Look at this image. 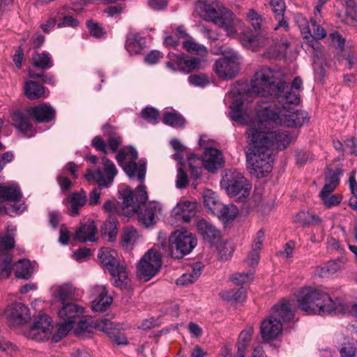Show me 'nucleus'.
I'll list each match as a JSON object with an SVG mask.
<instances>
[{"label":"nucleus","instance_id":"29","mask_svg":"<svg viewBox=\"0 0 357 357\" xmlns=\"http://www.w3.org/2000/svg\"><path fill=\"white\" fill-rule=\"evenodd\" d=\"M36 264L29 259H20L13 265V270L17 278L29 280L36 268Z\"/></svg>","mask_w":357,"mask_h":357},{"label":"nucleus","instance_id":"37","mask_svg":"<svg viewBox=\"0 0 357 357\" xmlns=\"http://www.w3.org/2000/svg\"><path fill=\"white\" fill-rule=\"evenodd\" d=\"M68 202L70 204L69 213L71 216H75L79 213V209L83 206L86 201V194L84 190L79 192L73 193L68 198Z\"/></svg>","mask_w":357,"mask_h":357},{"label":"nucleus","instance_id":"50","mask_svg":"<svg viewBox=\"0 0 357 357\" xmlns=\"http://www.w3.org/2000/svg\"><path fill=\"white\" fill-rule=\"evenodd\" d=\"M94 320L91 317H84L78 323L75 329L77 335H81L83 333H90L93 329Z\"/></svg>","mask_w":357,"mask_h":357},{"label":"nucleus","instance_id":"15","mask_svg":"<svg viewBox=\"0 0 357 357\" xmlns=\"http://www.w3.org/2000/svg\"><path fill=\"white\" fill-rule=\"evenodd\" d=\"M278 100V105L274 103H264L259 105L257 110H259L263 107H270L272 109L275 108H285L287 110L291 112H303V110H294L289 105H298L300 103L301 98L298 91L289 89L288 84L287 87L282 89L280 96H274Z\"/></svg>","mask_w":357,"mask_h":357},{"label":"nucleus","instance_id":"45","mask_svg":"<svg viewBox=\"0 0 357 357\" xmlns=\"http://www.w3.org/2000/svg\"><path fill=\"white\" fill-rule=\"evenodd\" d=\"M32 62L34 66L43 70L50 68L53 66L52 56L50 53L46 52L34 54Z\"/></svg>","mask_w":357,"mask_h":357},{"label":"nucleus","instance_id":"9","mask_svg":"<svg viewBox=\"0 0 357 357\" xmlns=\"http://www.w3.org/2000/svg\"><path fill=\"white\" fill-rule=\"evenodd\" d=\"M196 245L195 236L185 229H180L169 237L167 250L172 257L179 259L191 252Z\"/></svg>","mask_w":357,"mask_h":357},{"label":"nucleus","instance_id":"13","mask_svg":"<svg viewBox=\"0 0 357 357\" xmlns=\"http://www.w3.org/2000/svg\"><path fill=\"white\" fill-rule=\"evenodd\" d=\"M102 163L105 173L100 169H96L93 171L88 169L84 177L89 181H96L99 187L107 188L113 183L115 176L117 175L118 170L114 162L106 157H102Z\"/></svg>","mask_w":357,"mask_h":357},{"label":"nucleus","instance_id":"24","mask_svg":"<svg viewBox=\"0 0 357 357\" xmlns=\"http://www.w3.org/2000/svg\"><path fill=\"white\" fill-rule=\"evenodd\" d=\"M58 310L59 317L65 321L75 322V319L84 312V308L73 302H67L61 304Z\"/></svg>","mask_w":357,"mask_h":357},{"label":"nucleus","instance_id":"54","mask_svg":"<svg viewBox=\"0 0 357 357\" xmlns=\"http://www.w3.org/2000/svg\"><path fill=\"white\" fill-rule=\"evenodd\" d=\"M142 117L147 122L151 124H156L158 123L159 112L157 109L152 107H146L141 112Z\"/></svg>","mask_w":357,"mask_h":357},{"label":"nucleus","instance_id":"12","mask_svg":"<svg viewBox=\"0 0 357 357\" xmlns=\"http://www.w3.org/2000/svg\"><path fill=\"white\" fill-rule=\"evenodd\" d=\"M169 61L166 63L167 68L172 71L179 70L185 74L191 71L204 68L207 65V61L195 56H184L183 54H169Z\"/></svg>","mask_w":357,"mask_h":357},{"label":"nucleus","instance_id":"53","mask_svg":"<svg viewBox=\"0 0 357 357\" xmlns=\"http://www.w3.org/2000/svg\"><path fill=\"white\" fill-rule=\"evenodd\" d=\"M341 268V266L337 261H329L319 269V275L321 277H328L337 273Z\"/></svg>","mask_w":357,"mask_h":357},{"label":"nucleus","instance_id":"22","mask_svg":"<svg viewBox=\"0 0 357 357\" xmlns=\"http://www.w3.org/2000/svg\"><path fill=\"white\" fill-rule=\"evenodd\" d=\"M296 20L298 24V26L300 28L301 34L303 35V38L307 40L306 50L310 51V48L315 52L320 51L321 48V45L319 42V39L312 36L311 29L310 28V24L307 20L302 15L298 16Z\"/></svg>","mask_w":357,"mask_h":357},{"label":"nucleus","instance_id":"38","mask_svg":"<svg viewBox=\"0 0 357 357\" xmlns=\"http://www.w3.org/2000/svg\"><path fill=\"white\" fill-rule=\"evenodd\" d=\"M102 233L108 241H115L118 233V220L115 217L112 215L109 216L102 228Z\"/></svg>","mask_w":357,"mask_h":357},{"label":"nucleus","instance_id":"5","mask_svg":"<svg viewBox=\"0 0 357 357\" xmlns=\"http://www.w3.org/2000/svg\"><path fill=\"white\" fill-rule=\"evenodd\" d=\"M286 87L287 80L282 73L263 67L255 73L252 79L250 93L267 98L280 96Z\"/></svg>","mask_w":357,"mask_h":357},{"label":"nucleus","instance_id":"32","mask_svg":"<svg viewBox=\"0 0 357 357\" xmlns=\"http://www.w3.org/2000/svg\"><path fill=\"white\" fill-rule=\"evenodd\" d=\"M52 296L58 299L61 304L69 302L73 294V289L71 284L65 283L62 284H56L51 288Z\"/></svg>","mask_w":357,"mask_h":357},{"label":"nucleus","instance_id":"51","mask_svg":"<svg viewBox=\"0 0 357 357\" xmlns=\"http://www.w3.org/2000/svg\"><path fill=\"white\" fill-rule=\"evenodd\" d=\"M338 350L341 357H355L356 354V347L347 338L344 339L343 342L340 344Z\"/></svg>","mask_w":357,"mask_h":357},{"label":"nucleus","instance_id":"57","mask_svg":"<svg viewBox=\"0 0 357 357\" xmlns=\"http://www.w3.org/2000/svg\"><path fill=\"white\" fill-rule=\"evenodd\" d=\"M86 24L90 33L93 36L97 38H100L105 36L106 32L105 31L104 29L98 23H95L92 20H88Z\"/></svg>","mask_w":357,"mask_h":357},{"label":"nucleus","instance_id":"34","mask_svg":"<svg viewBox=\"0 0 357 357\" xmlns=\"http://www.w3.org/2000/svg\"><path fill=\"white\" fill-rule=\"evenodd\" d=\"M15 231V226L12 224H7L6 232L0 234V254H2L4 251L10 250L14 247V236Z\"/></svg>","mask_w":357,"mask_h":357},{"label":"nucleus","instance_id":"6","mask_svg":"<svg viewBox=\"0 0 357 357\" xmlns=\"http://www.w3.org/2000/svg\"><path fill=\"white\" fill-rule=\"evenodd\" d=\"M294 313L289 302L282 300L273 307L270 317L261 325V334L263 340L270 341L277 338L282 332L283 323L294 319Z\"/></svg>","mask_w":357,"mask_h":357},{"label":"nucleus","instance_id":"30","mask_svg":"<svg viewBox=\"0 0 357 357\" xmlns=\"http://www.w3.org/2000/svg\"><path fill=\"white\" fill-rule=\"evenodd\" d=\"M22 192L16 183L0 184V199L9 202H19Z\"/></svg>","mask_w":357,"mask_h":357},{"label":"nucleus","instance_id":"26","mask_svg":"<svg viewBox=\"0 0 357 357\" xmlns=\"http://www.w3.org/2000/svg\"><path fill=\"white\" fill-rule=\"evenodd\" d=\"M13 124L15 128L27 137H32L36 132L30 122L29 118L20 112H15L11 116Z\"/></svg>","mask_w":357,"mask_h":357},{"label":"nucleus","instance_id":"11","mask_svg":"<svg viewBox=\"0 0 357 357\" xmlns=\"http://www.w3.org/2000/svg\"><path fill=\"white\" fill-rule=\"evenodd\" d=\"M161 265V254L154 248L150 249L142 256L138 263L137 276L142 280H149L158 273Z\"/></svg>","mask_w":357,"mask_h":357},{"label":"nucleus","instance_id":"59","mask_svg":"<svg viewBox=\"0 0 357 357\" xmlns=\"http://www.w3.org/2000/svg\"><path fill=\"white\" fill-rule=\"evenodd\" d=\"M188 82L195 86L204 87L209 84L207 77L203 74L192 75L188 77Z\"/></svg>","mask_w":357,"mask_h":357},{"label":"nucleus","instance_id":"7","mask_svg":"<svg viewBox=\"0 0 357 357\" xmlns=\"http://www.w3.org/2000/svg\"><path fill=\"white\" fill-rule=\"evenodd\" d=\"M98 257L103 268L111 274L112 284L120 289H126L129 284L130 280L126 266L116 259V252L103 248L99 250Z\"/></svg>","mask_w":357,"mask_h":357},{"label":"nucleus","instance_id":"31","mask_svg":"<svg viewBox=\"0 0 357 357\" xmlns=\"http://www.w3.org/2000/svg\"><path fill=\"white\" fill-rule=\"evenodd\" d=\"M270 6L276 19L278 20V24L275 26L274 29L277 30L280 27H283L285 31H287L289 28L288 23L283 17L286 9L284 0H271Z\"/></svg>","mask_w":357,"mask_h":357},{"label":"nucleus","instance_id":"21","mask_svg":"<svg viewBox=\"0 0 357 357\" xmlns=\"http://www.w3.org/2000/svg\"><path fill=\"white\" fill-rule=\"evenodd\" d=\"M93 293L97 294L96 298L92 301L91 307L93 311L103 312L107 310L112 303V298L108 295V291L105 286L96 285L93 287Z\"/></svg>","mask_w":357,"mask_h":357},{"label":"nucleus","instance_id":"17","mask_svg":"<svg viewBox=\"0 0 357 357\" xmlns=\"http://www.w3.org/2000/svg\"><path fill=\"white\" fill-rule=\"evenodd\" d=\"M5 315L10 322L15 325H24L31 319L29 308L20 302H14L8 305L5 310Z\"/></svg>","mask_w":357,"mask_h":357},{"label":"nucleus","instance_id":"19","mask_svg":"<svg viewBox=\"0 0 357 357\" xmlns=\"http://www.w3.org/2000/svg\"><path fill=\"white\" fill-rule=\"evenodd\" d=\"M202 164L208 172H215L224 164L221 151L214 148H205Z\"/></svg>","mask_w":357,"mask_h":357},{"label":"nucleus","instance_id":"16","mask_svg":"<svg viewBox=\"0 0 357 357\" xmlns=\"http://www.w3.org/2000/svg\"><path fill=\"white\" fill-rule=\"evenodd\" d=\"M212 22L222 29L229 37H234L237 33V29L241 24V21L231 10L225 8L220 11V14Z\"/></svg>","mask_w":357,"mask_h":357},{"label":"nucleus","instance_id":"44","mask_svg":"<svg viewBox=\"0 0 357 357\" xmlns=\"http://www.w3.org/2000/svg\"><path fill=\"white\" fill-rule=\"evenodd\" d=\"M204 206L213 213L220 211L222 204L219 202L218 196L211 190H206L203 193Z\"/></svg>","mask_w":357,"mask_h":357},{"label":"nucleus","instance_id":"40","mask_svg":"<svg viewBox=\"0 0 357 357\" xmlns=\"http://www.w3.org/2000/svg\"><path fill=\"white\" fill-rule=\"evenodd\" d=\"M139 238V234L135 228L133 227H126L121 238L122 246L126 250H130L137 242Z\"/></svg>","mask_w":357,"mask_h":357},{"label":"nucleus","instance_id":"56","mask_svg":"<svg viewBox=\"0 0 357 357\" xmlns=\"http://www.w3.org/2000/svg\"><path fill=\"white\" fill-rule=\"evenodd\" d=\"M247 20L255 29H259L262 22L261 16L254 9H250L246 14Z\"/></svg>","mask_w":357,"mask_h":357},{"label":"nucleus","instance_id":"35","mask_svg":"<svg viewBox=\"0 0 357 357\" xmlns=\"http://www.w3.org/2000/svg\"><path fill=\"white\" fill-rule=\"evenodd\" d=\"M203 266L201 263H196L191 266V270L188 273H183L176 280V284L180 286H187L195 282L201 275Z\"/></svg>","mask_w":357,"mask_h":357},{"label":"nucleus","instance_id":"28","mask_svg":"<svg viewBox=\"0 0 357 357\" xmlns=\"http://www.w3.org/2000/svg\"><path fill=\"white\" fill-rule=\"evenodd\" d=\"M97 234V227L91 220H88L85 223L76 230L75 234V240L82 243L86 241H95Z\"/></svg>","mask_w":357,"mask_h":357},{"label":"nucleus","instance_id":"39","mask_svg":"<svg viewBox=\"0 0 357 357\" xmlns=\"http://www.w3.org/2000/svg\"><path fill=\"white\" fill-rule=\"evenodd\" d=\"M24 93L30 100L38 99L46 96L44 86L33 81L26 82Z\"/></svg>","mask_w":357,"mask_h":357},{"label":"nucleus","instance_id":"42","mask_svg":"<svg viewBox=\"0 0 357 357\" xmlns=\"http://www.w3.org/2000/svg\"><path fill=\"white\" fill-rule=\"evenodd\" d=\"M220 295L223 300L231 303H241L246 298V291L243 287L222 291Z\"/></svg>","mask_w":357,"mask_h":357},{"label":"nucleus","instance_id":"62","mask_svg":"<svg viewBox=\"0 0 357 357\" xmlns=\"http://www.w3.org/2000/svg\"><path fill=\"white\" fill-rule=\"evenodd\" d=\"M93 329H97L106 333H109L112 329V323L107 319L94 320Z\"/></svg>","mask_w":357,"mask_h":357},{"label":"nucleus","instance_id":"2","mask_svg":"<svg viewBox=\"0 0 357 357\" xmlns=\"http://www.w3.org/2000/svg\"><path fill=\"white\" fill-rule=\"evenodd\" d=\"M308 121L306 112L263 107L257 111L256 118L250 122L249 128H255L262 144L269 150H283L290 144L292 137L288 131H275V128L278 126L301 127Z\"/></svg>","mask_w":357,"mask_h":357},{"label":"nucleus","instance_id":"52","mask_svg":"<svg viewBox=\"0 0 357 357\" xmlns=\"http://www.w3.org/2000/svg\"><path fill=\"white\" fill-rule=\"evenodd\" d=\"M254 271L236 273L232 275L231 281L234 284L241 286L250 282L253 279Z\"/></svg>","mask_w":357,"mask_h":357},{"label":"nucleus","instance_id":"20","mask_svg":"<svg viewBox=\"0 0 357 357\" xmlns=\"http://www.w3.org/2000/svg\"><path fill=\"white\" fill-rule=\"evenodd\" d=\"M176 32L179 34V37L183 40L182 42L183 46L187 52L202 56L208 54L207 48L204 45L196 43L195 39L186 33L183 26H178Z\"/></svg>","mask_w":357,"mask_h":357},{"label":"nucleus","instance_id":"3","mask_svg":"<svg viewBox=\"0 0 357 357\" xmlns=\"http://www.w3.org/2000/svg\"><path fill=\"white\" fill-rule=\"evenodd\" d=\"M250 148L247 153L248 168L250 173L257 178L266 176L273 169L272 151L262 144L255 128L247 130Z\"/></svg>","mask_w":357,"mask_h":357},{"label":"nucleus","instance_id":"18","mask_svg":"<svg viewBox=\"0 0 357 357\" xmlns=\"http://www.w3.org/2000/svg\"><path fill=\"white\" fill-rule=\"evenodd\" d=\"M170 144L176 151L173 158L176 160H178L180 165V166L178 167L176 185L178 188L182 189L185 188L188 183V176L182 168L184 156L187 155V148L183 146L178 139H172Z\"/></svg>","mask_w":357,"mask_h":357},{"label":"nucleus","instance_id":"1","mask_svg":"<svg viewBox=\"0 0 357 357\" xmlns=\"http://www.w3.org/2000/svg\"><path fill=\"white\" fill-rule=\"evenodd\" d=\"M138 153L132 147L120 149L116 156L118 164L122 167L126 174L130 179L137 178L140 185L133 192L130 189H126L122 194L123 204L128 211H125L126 216H131L137 213L139 222L148 228L156 223V218L160 212L161 206L159 203L151 202L146 204L148 199L145 187L142 185L146 175V162L139 160L135 162Z\"/></svg>","mask_w":357,"mask_h":357},{"label":"nucleus","instance_id":"61","mask_svg":"<svg viewBox=\"0 0 357 357\" xmlns=\"http://www.w3.org/2000/svg\"><path fill=\"white\" fill-rule=\"evenodd\" d=\"M121 144V137L117 134H114L109 137L107 148L110 149L112 152L115 153L119 150V147Z\"/></svg>","mask_w":357,"mask_h":357},{"label":"nucleus","instance_id":"27","mask_svg":"<svg viewBox=\"0 0 357 357\" xmlns=\"http://www.w3.org/2000/svg\"><path fill=\"white\" fill-rule=\"evenodd\" d=\"M196 202L188 200H181L173 209V213L177 219L189 222L195 214Z\"/></svg>","mask_w":357,"mask_h":357},{"label":"nucleus","instance_id":"36","mask_svg":"<svg viewBox=\"0 0 357 357\" xmlns=\"http://www.w3.org/2000/svg\"><path fill=\"white\" fill-rule=\"evenodd\" d=\"M230 118L239 123H244L246 121L247 112L244 109L243 102L241 98H236L230 105Z\"/></svg>","mask_w":357,"mask_h":357},{"label":"nucleus","instance_id":"63","mask_svg":"<svg viewBox=\"0 0 357 357\" xmlns=\"http://www.w3.org/2000/svg\"><path fill=\"white\" fill-rule=\"evenodd\" d=\"M218 250L220 259L223 261L229 259L233 253V248L228 243L221 244L218 248Z\"/></svg>","mask_w":357,"mask_h":357},{"label":"nucleus","instance_id":"33","mask_svg":"<svg viewBox=\"0 0 357 357\" xmlns=\"http://www.w3.org/2000/svg\"><path fill=\"white\" fill-rule=\"evenodd\" d=\"M197 229L203 238L209 243L219 237V231L216 228L208 221L202 219L197 222Z\"/></svg>","mask_w":357,"mask_h":357},{"label":"nucleus","instance_id":"25","mask_svg":"<svg viewBox=\"0 0 357 357\" xmlns=\"http://www.w3.org/2000/svg\"><path fill=\"white\" fill-rule=\"evenodd\" d=\"M28 113L39 123L49 122L55 116L54 108L45 103L30 107L28 109Z\"/></svg>","mask_w":357,"mask_h":357},{"label":"nucleus","instance_id":"60","mask_svg":"<svg viewBox=\"0 0 357 357\" xmlns=\"http://www.w3.org/2000/svg\"><path fill=\"white\" fill-rule=\"evenodd\" d=\"M321 199L323 201L324 205L327 208H331L332 206L338 205L342 199V196L339 194H335L332 195H329L321 197Z\"/></svg>","mask_w":357,"mask_h":357},{"label":"nucleus","instance_id":"43","mask_svg":"<svg viewBox=\"0 0 357 357\" xmlns=\"http://www.w3.org/2000/svg\"><path fill=\"white\" fill-rule=\"evenodd\" d=\"M253 334V328L248 327L242 331L238 337L237 344L238 355L239 357L245 356V351L247 349Z\"/></svg>","mask_w":357,"mask_h":357},{"label":"nucleus","instance_id":"14","mask_svg":"<svg viewBox=\"0 0 357 357\" xmlns=\"http://www.w3.org/2000/svg\"><path fill=\"white\" fill-rule=\"evenodd\" d=\"M53 326L51 318L47 314L39 316L26 332V335L36 341H45L52 333Z\"/></svg>","mask_w":357,"mask_h":357},{"label":"nucleus","instance_id":"64","mask_svg":"<svg viewBox=\"0 0 357 357\" xmlns=\"http://www.w3.org/2000/svg\"><path fill=\"white\" fill-rule=\"evenodd\" d=\"M342 174V172L337 169L335 172L328 173L326 177L325 181L336 188L340 183V178Z\"/></svg>","mask_w":357,"mask_h":357},{"label":"nucleus","instance_id":"23","mask_svg":"<svg viewBox=\"0 0 357 357\" xmlns=\"http://www.w3.org/2000/svg\"><path fill=\"white\" fill-rule=\"evenodd\" d=\"M216 0H199L195 6L199 15L206 21L213 22L220 14Z\"/></svg>","mask_w":357,"mask_h":357},{"label":"nucleus","instance_id":"55","mask_svg":"<svg viewBox=\"0 0 357 357\" xmlns=\"http://www.w3.org/2000/svg\"><path fill=\"white\" fill-rule=\"evenodd\" d=\"M240 40L241 44L248 49L254 50L256 47V38L250 31L243 33Z\"/></svg>","mask_w":357,"mask_h":357},{"label":"nucleus","instance_id":"48","mask_svg":"<svg viewBox=\"0 0 357 357\" xmlns=\"http://www.w3.org/2000/svg\"><path fill=\"white\" fill-rule=\"evenodd\" d=\"M294 221L301 225H307L310 224L319 225L321 220L308 211H301L296 215Z\"/></svg>","mask_w":357,"mask_h":357},{"label":"nucleus","instance_id":"4","mask_svg":"<svg viewBox=\"0 0 357 357\" xmlns=\"http://www.w3.org/2000/svg\"><path fill=\"white\" fill-rule=\"evenodd\" d=\"M298 307L307 314L328 315L338 309L340 303L333 301L328 293L314 289H301L296 297Z\"/></svg>","mask_w":357,"mask_h":357},{"label":"nucleus","instance_id":"41","mask_svg":"<svg viewBox=\"0 0 357 357\" xmlns=\"http://www.w3.org/2000/svg\"><path fill=\"white\" fill-rule=\"evenodd\" d=\"M125 46L130 54H139L143 49L142 38L137 33H130Z\"/></svg>","mask_w":357,"mask_h":357},{"label":"nucleus","instance_id":"58","mask_svg":"<svg viewBox=\"0 0 357 357\" xmlns=\"http://www.w3.org/2000/svg\"><path fill=\"white\" fill-rule=\"evenodd\" d=\"M309 24L311 31H312L313 32V33H312L313 37L322 39L326 36L327 33L326 30L321 25L318 24L314 20L311 19Z\"/></svg>","mask_w":357,"mask_h":357},{"label":"nucleus","instance_id":"10","mask_svg":"<svg viewBox=\"0 0 357 357\" xmlns=\"http://www.w3.org/2000/svg\"><path fill=\"white\" fill-rule=\"evenodd\" d=\"M222 53L223 56L214 64V70L222 79H232L238 73L240 56L230 48H226Z\"/></svg>","mask_w":357,"mask_h":357},{"label":"nucleus","instance_id":"8","mask_svg":"<svg viewBox=\"0 0 357 357\" xmlns=\"http://www.w3.org/2000/svg\"><path fill=\"white\" fill-rule=\"evenodd\" d=\"M221 185L229 196L241 202H244L248 197L252 188L251 184L243 174L236 169L226 172Z\"/></svg>","mask_w":357,"mask_h":357},{"label":"nucleus","instance_id":"46","mask_svg":"<svg viewBox=\"0 0 357 357\" xmlns=\"http://www.w3.org/2000/svg\"><path fill=\"white\" fill-rule=\"evenodd\" d=\"M163 123L172 127L181 128L185 124V120L180 114L171 110L165 112Z\"/></svg>","mask_w":357,"mask_h":357},{"label":"nucleus","instance_id":"49","mask_svg":"<svg viewBox=\"0 0 357 357\" xmlns=\"http://www.w3.org/2000/svg\"><path fill=\"white\" fill-rule=\"evenodd\" d=\"M73 326L74 323H72L71 321H63V322L58 324L56 331L54 333H52V340L54 342H59L61 340L70 330H72Z\"/></svg>","mask_w":357,"mask_h":357},{"label":"nucleus","instance_id":"47","mask_svg":"<svg viewBox=\"0 0 357 357\" xmlns=\"http://www.w3.org/2000/svg\"><path fill=\"white\" fill-rule=\"evenodd\" d=\"M238 210L234 204L221 205V208L216 215L224 222L233 220L237 215Z\"/></svg>","mask_w":357,"mask_h":357}]
</instances>
